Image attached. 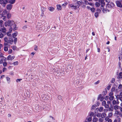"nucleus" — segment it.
I'll use <instances>...</instances> for the list:
<instances>
[{
	"label": "nucleus",
	"mask_w": 122,
	"mask_h": 122,
	"mask_svg": "<svg viewBox=\"0 0 122 122\" xmlns=\"http://www.w3.org/2000/svg\"><path fill=\"white\" fill-rule=\"evenodd\" d=\"M8 2L7 0H0V4H3L2 6L4 7L5 5Z\"/></svg>",
	"instance_id": "nucleus-1"
},
{
	"label": "nucleus",
	"mask_w": 122,
	"mask_h": 122,
	"mask_svg": "<svg viewBox=\"0 0 122 122\" xmlns=\"http://www.w3.org/2000/svg\"><path fill=\"white\" fill-rule=\"evenodd\" d=\"M6 30L5 28L3 27L0 29V33H5L6 32Z\"/></svg>",
	"instance_id": "nucleus-2"
},
{
	"label": "nucleus",
	"mask_w": 122,
	"mask_h": 122,
	"mask_svg": "<svg viewBox=\"0 0 122 122\" xmlns=\"http://www.w3.org/2000/svg\"><path fill=\"white\" fill-rule=\"evenodd\" d=\"M116 4L117 7H122V5L121 4V2L119 1H117L116 2Z\"/></svg>",
	"instance_id": "nucleus-3"
},
{
	"label": "nucleus",
	"mask_w": 122,
	"mask_h": 122,
	"mask_svg": "<svg viewBox=\"0 0 122 122\" xmlns=\"http://www.w3.org/2000/svg\"><path fill=\"white\" fill-rule=\"evenodd\" d=\"M9 25L11 26L14 25L15 24V22L13 21V20H9L8 21Z\"/></svg>",
	"instance_id": "nucleus-4"
},
{
	"label": "nucleus",
	"mask_w": 122,
	"mask_h": 122,
	"mask_svg": "<svg viewBox=\"0 0 122 122\" xmlns=\"http://www.w3.org/2000/svg\"><path fill=\"white\" fill-rule=\"evenodd\" d=\"M12 5L11 4H8L7 5L6 8L7 10H10L12 8Z\"/></svg>",
	"instance_id": "nucleus-5"
},
{
	"label": "nucleus",
	"mask_w": 122,
	"mask_h": 122,
	"mask_svg": "<svg viewBox=\"0 0 122 122\" xmlns=\"http://www.w3.org/2000/svg\"><path fill=\"white\" fill-rule=\"evenodd\" d=\"M77 6H78V7H79L80 5L83 4V2L81 1H77Z\"/></svg>",
	"instance_id": "nucleus-6"
},
{
	"label": "nucleus",
	"mask_w": 122,
	"mask_h": 122,
	"mask_svg": "<svg viewBox=\"0 0 122 122\" xmlns=\"http://www.w3.org/2000/svg\"><path fill=\"white\" fill-rule=\"evenodd\" d=\"M15 57V56H11V55H9L7 59L9 60H11V61L13 60Z\"/></svg>",
	"instance_id": "nucleus-7"
},
{
	"label": "nucleus",
	"mask_w": 122,
	"mask_h": 122,
	"mask_svg": "<svg viewBox=\"0 0 122 122\" xmlns=\"http://www.w3.org/2000/svg\"><path fill=\"white\" fill-rule=\"evenodd\" d=\"M119 108H120V107L117 105H115L113 107V108L116 110L119 109Z\"/></svg>",
	"instance_id": "nucleus-8"
},
{
	"label": "nucleus",
	"mask_w": 122,
	"mask_h": 122,
	"mask_svg": "<svg viewBox=\"0 0 122 122\" xmlns=\"http://www.w3.org/2000/svg\"><path fill=\"white\" fill-rule=\"evenodd\" d=\"M106 114L105 113H103L101 114V116L102 118H104L106 117Z\"/></svg>",
	"instance_id": "nucleus-9"
},
{
	"label": "nucleus",
	"mask_w": 122,
	"mask_h": 122,
	"mask_svg": "<svg viewBox=\"0 0 122 122\" xmlns=\"http://www.w3.org/2000/svg\"><path fill=\"white\" fill-rule=\"evenodd\" d=\"M57 9L59 10H61V6L60 5H57Z\"/></svg>",
	"instance_id": "nucleus-10"
},
{
	"label": "nucleus",
	"mask_w": 122,
	"mask_h": 122,
	"mask_svg": "<svg viewBox=\"0 0 122 122\" xmlns=\"http://www.w3.org/2000/svg\"><path fill=\"white\" fill-rule=\"evenodd\" d=\"M117 78L120 79L122 78V72L119 73L117 76Z\"/></svg>",
	"instance_id": "nucleus-11"
},
{
	"label": "nucleus",
	"mask_w": 122,
	"mask_h": 122,
	"mask_svg": "<svg viewBox=\"0 0 122 122\" xmlns=\"http://www.w3.org/2000/svg\"><path fill=\"white\" fill-rule=\"evenodd\" d=\"M10 32H8L7 33V35L8 36H9L10 38L9 39H11V38L12 37V35L11 34H10Z\"/></svg>",
	"instance_id": "nucleus-12"
},
{
	"label": "nucleus",
	"mask_w": 122,
	"mask_h": 122,
	"mask_svg": "<svg viewBox=\"0 0 122 122\" xmlns=\"http://www.w3.org/2000/svg\"><path fill=\"white\" fill-rule=\"evenodd\" d=\"M77 6L74 5L72 4H71L70 5V7H73L75 9H76Z\"/></svg>",
	"instance_id": "nucleus-13"
},
{
	"label": "nucleus",
	"mask_w": 122,
	"mask_h": 122,
	"mask_svg": "<svg viewBox=\"0 0 122 122\" xmlns=\"http://www.w3.org/2000/svg\"><path fill=\"white\" fill-rule=\"evenodd\" d=\"M95 5L96 7H99L100 6V4L99 3L97 2L96 3Z\"/></svg>",
	"instance_id": "nucleus-14"
},
{
	"label": "nucleus",
	"mask_w": 122,
	"mask_h": 122,
	"mask_svg": "<svg viewBox=\"0 0 122 122\" xmlns=\"http://www.w3.org/2000/svg\"><path fill=\"white\" fill-rule=\"evenodd\" d=\"M91 11L93 13L96 10V9L94 7H92L90 9Z\"/></svg>",
	"instance_id": "nucleus-15"
},
{
	"label": "nucleus",
	"mask_w": 122,
	"mask_h": 122,
	"mask_svg": "<svg viewBox=\"0 0 122 122\" xmlns=\"http://www.w3.org/2000/svg\"><path fill=\"white\" fill-rule=\"evenodd\" d=\"M49 8V10L51 11H52L54 10V8L52 7H51Z\"/></svg>",
	"instance_id": "nucleus-16"
},
{
	"label": "nucleus",
	"mask_w": 122,
	"mask_h": 122,
	"mask_svg": "<svg viewBox=\"0 0 122 122\" xmlns=\"http://www.w3.org/2000/svg\"><path fill=\"white\" fill-rule=\"evenodd\" d=\"M98 121V119L96 117H94L92 119L93 122H97Z\"/></svg>",
	"instance_id": "nucleus-17"
},
{
	"label": "nucleus",
	"mask_w": 122,
	"mask_h": 122,
	"mask_svg": "<svg viewBox=\"0 0 122 122\" xmlns=\"http://www.w3.org/2000/svg\"><path fill=\"white\" fill-rule=\"evenodd\" d=\"M101 3V6L102 7L104 6L105 5V3L104 1L103 2H99Z\"/></svg>",
	"instance_id": "nucleus-18"
},
{
	"label": "nucleus",
	"mask_w": 122,
	"mask_h": 122,
	"mask_svg": "<svg viewBox=\"0 0 122 122\" xmlns=\"http://www.w3.org/2000/svg\"><path fill=\"white\" fill-rule=\"evenodd\" d=\"M18 34L17 32L16 33H14L12 34V37L13 38H15V37Z\"/></svg>",
	"instance_id": "nucleus-19"
},
{
	"label": "nucleus",
	"mask_w": 122,
	"mask_h": 122,
	"mask_svg": "<svg viewBox=\"0 0 122 122\" xmlns=\"http://www.w3.org/2000/svg\"><path fill=\"white\" fill-rule=\"evenodd\" d=\"M15 0H10L9 1V2L11 4H13L15 2Z\"/></svg>",
	"instance_id": "nucleus-20"
},
{
	"label": "nucleus",
	"mask_w": 122,
	"mask_h": 122,
	"mask_svg": "<svg viewBox=\"0 0 122 122\" xmlns=\"http://www.w3.org/2000/svg\"><path fill=\"white\" fill-rule=\"evenodd\" d=\"M120 112L116 110L115 111V114L117 115H120Z\"/></svg>",
	"instance_id": "nucleus-21"
},
{
	"label": "nucleus",
	"mask_w": 122,
	"mask_h": 122,
	"mask_svg": "<svg viewBox=\"0 0 122 122\" xmlns=\"http://www.w3.org/2000/svg\"><path fill=\"white\" fill-rule=\"evenodd\" d=\"M11 14L10 13H9L7 14V17L8 19H9L11 17Z\"/></svg>",
	"instance_id": "nucleus-22"
},
{
	"label": "nucleus",
	"mask_w": 122,
	"mask_h": 122,
	"mask_svg": "<svg viewBox=\"0 0 122 122\" xmlns=\"http://www.w3.org/2000/svg\"><path fill=\"white\" fill-rule=\"evenodd\" d=\"M86 119H87L88 122L91 121L92 120V117H90L88 118L87 117Z\"/></svg>",
	"instance_id": "nucleus-23"
},
{
	"label": "nucleus",
	"mask_w": 122,
	"mask_h": 122,
	"mask_svg": "<svg viewBox=\"0 0 122 122\" xmlns=\"http://www.w3.org/2000/svg\"><path fill=\"white\" fill-rule=\"evenodd\" d=\"M99 15V13L98 12H95V17L96 18L98 17Z\"/></svg>",
	"instance_id": "nucleus-24"
},
{
	"label": "nucleus",
	"mask_w": 122,
	"mask_h": 122,
	"mask_svg": "<svg viewBox=\"0 0 122 122\" xmlns=\"http://www.w3.org/2000/svg\"><path fill=\"white\" fill-rule=\"evenodd\" d=\"M103 109V108L102 107H101L99 108V111L100 112H101L102 111Z\"/></svg>",
	"instance_id": "nucleus-25"
},
{
	"label": "nucleus",
	"mask_w": 122,
	"mask_h": 122,
	"mask_svg": "<svg viewBox=\"0 0 122 122\" xmlns=\"http://www.w3.org/2000/svg\"><path fill=\"white\" fill-rule=\"evenodd\" d=\"M109 99L110 100H113L114 98L113 96H109Z\"/></svg>",
	"instance_id": "nucleus-26"
},
{
	"label": "nucleus",
	"mask_w": 122,
	"mask_h": 122,
	"mask_svg": "<svg viewBox=\"0 0 122 122\" xmlns=\"http://www.w3.org/2000/svg\"><path fill=\"white\" fill-rule=\"evenodd\" d=\"M7 11L6 10H4L3 12V13L2 14V15H4L6 14V13H7Z\"/></svg>",
	"instance_id": "nucleus-27"
},
{
	"label": "nucleus",
	"mask_w": 122,
	"mask_h": 122,
	"mask_svg": "<svg viewBox=\"0 0 122 122\" xmlns=\"http://www.w3.org/2000/svg\"><path fill=\"white\" fill-rule=\"evenodd\" d=\"M4 50L5 51H7L8 50V48L6 46H5L4 48Z\"/></svg>",
	"instance_id": "nucleus-28"
},
{
	"label": "nucleus",
	"mask_w": 122,
	"mask_h": 122,
	"mask_svg": "<svg viewBox=\"0 0 122 122\" xmlns=\"http://www.w3.org/2000/svg\"><path fill=\"white\" fill-rule=\"evenodd\" d=\"M10 44H12L14 41L12 39H11V40H10Z\"/></svg>",
	"instance_id": "nucleus-29"
},
{
	"label": "nucleus",
	"mask_w": 122,
	"mask_h": 122,
	"mask_svg": "<svg viewBox=\"0 0 122 122\" xmlns=\"http://www.w3.org/2000/svg\"><path fill=\"white\" fill-rule=\"evenodd\" d=\"M109 117H107L105 118V120L106 121H107L109 119Z\"/></svg>",
	"instance_id": "nucleus-30"
},
{
	"label": "nucleus",
	"mask_w": 122,
	"mask_h": 122,
	"mask_svg": "<svg viewBox=\"0 0 122 122\" xmlns=\"http://www.w3.org/2000/svg\"><path fill=\"white\" fill-rule=\"evenodd\" d=\"M116 98L117 99H119L122 102V97H117Z\"/></svg>",
	"instance_id": "nucleus-31"
},
{
	"label": "nucleus",
	"mask_w": 122,
	"mask_h": 122,
	"mask_svg": "<svg viewBox=\"0 0 122 122\" xmlns=\"http://www.w3.org/2000/svg\"><path fill=\"white\" fill-rule=\"evenodd\" d=\"M104 106L106 108H109V105L107 104H105V105H104Z\"/></svg>",
	"instance_id": "nucleus-32"
},
{
	"label": "nucleus",
	"mask_w": 122,
	"mask_h": 122,
	"mask_svg": "<svg viewBox=\"0 0 122 122\" xmlns=\"http://www.w3.org/2000/svg\"><path fill=\"white\" fill-rule=\"evenodd\" d=\"M109 111H110L112 112L113 111V108L112 107H109L108 109Z\"/></svg>",
	"instance_id": "nucleus-33"
},
{
	"label": "nucleus",
	"mask_w": 122,
	"mask_h": 122,
	"mask_svg": "<svg viewBox=\"0 0 122 122\" xmlns=\"http://www.w3.org/2000/svg\"><path fill=\"white\" fill-rule=\"evenodd\" d=\"M34 78V75H31L30 76V78L31 79H33Z\"/></svg>",
	"instance_id": "nucleus-34"
},
{
	"label": "nucleus",
	"mask_w": 122,
	"mask_h": 122,
	"mask_svg": "<svg viewBox=\"0 0 122 122\" xmlns=\"http://www.w3.org/2000/svg\"><path fill=\"white\" fill-rule=\"evenodd\" d=\"M18 61H16L15 62H14L12 64L13 65H17L18 64Z\"/></svg>",
	"instance_id": "nucleus-35"
},
{
	"label": "nucleus",
	"mask_w": 122,
	"mask_h": 122,
	"mask_svg": "<svg viewBox=\"0 0 122 122\" xmlns=\"http://www.w3.org/2000/svg\"><path fill=\"white\" fill-rule=\"evenodd\" d=\"M106 101H103L102 103V105L103 106H104L106 104Z\"/></svg>",
	"instance_id": "nucleus-36"
},
{
	"label": "nucleus",
	"mask_w": 122,
	"mask_h": 122,
	"mask_svg": "<svg viewBox=\"0 0 122 122\" xmlns=\"http://www.w3.org/2000/svg\"><path fill=\"white\" fill-rule=\"evenodd\" d=\"M4 40L5 42H7L8 41V39L7 37H5L4 38Z\"/></svg>",
	"instance_id": "nucleus-37"
},
{
	"label": "nucleus",
	"mask_w": 122,
	"mask_h": 122,
	"mask_svg": "<svg viewBox=\"0 0 122 122\" xmlns=\"http://www.w3.org/2000/svg\"><path fill=\"white\" fill-rule=\"evenodd\" d=\"M0 38H3L4 36V35L2 33H0Z\"/></svg>",
	"instance_id": "nucleus-38"
},
{
	"label": "nucleus",
	"mask_w": 122,
	"mask_h": 122,
	"mask_svg": "<svg viewBox=\"0 0 122 122\" xmlns=\"http://www.w3.org/2000/svg\"><path fill=\"white\" fill-rule=\"evenodd\" d=\"M112 104L113 105L117 104L116 101L115 100H113L112 101Z\"/></svg>",
	"instance_id": "nucleus-39"
},
{
	"label": "nucleus",
	"mask_w": 122,
	"mask_h": 122,
	"mask_svg": "<svg viewBox=\"0 0 122 122\" xmlns=\"http://www.w3.org/2000/svg\"><path fill=\"white\" fill-rule=\"evenodd\" d=\"M16 25H15V24H14V28L13 29V30H16Z\"/></svg>",
	"instance_id": "nucleus-40"
},
{
	"label": "nucleus",
	"mask_w": 122,
	"mask_h": 122,
	"mask_svg": "<svg viewBox=\"0 0 122 122\" xmlns=\"http://www.w3.org/2000/svg\"><path fill=\"white\" fill-rule=\"evenodd\" d=\"M17 41V39L16 38H15V39L14 40V42L15 44H16Z\"/></svg>",
	"instance_id": "nucleus-41"
},
{
	"label": "nucleus",
	"mask_w": 122,
	"mask_h": 122,
	"mask_svg": "<svg viewBox=\"0 0 122 122\" xmlns=\"http://www.w3.org/2000/svg\"><path fill=\"white\" fill-rule=\"evenodd\" d=\"M7 63L6 62H4L3 63V65L4 66H7Z\"/></svg>",
	"instance_id": "nucleus-42"
},
{
	"label": "nucleus",
	"mask_w": 122,
	"mask_h": 122,
	"mask_svg": "<svg viewBox=\"0 0 122 122\" xmlns=\"http://www.w3.org/2000/svg\"><path fill=\"white\" fill-rule=\"evenodd\" d=\"M115 87L112 88L111 89V91L112 92H113L115 91Z\"/></svg>",
	"instance_id": "nucleus-43"
},
{
	"label": "nucleus",
	"mask_w": 122,
	"mask_h": 122,
	"mask_svg": "<svg viewBox=\"0 0 122 122\" xmlns=\"http://www.w3.org/2000/svg\"><path fill=\"white\" fill-rule=\"evenodd\" d=\"M122 87V85L121 84H120L118 87V88L119 89H121Z\"/></svg>",
	"instance_id": "nucleus-44"
},
{
	"label": "nucleus",
	"mask_w": 122,
	"mask_h": 122,
	"mask_svg": "<svg viewBox=\"0 0 122 122\" xmlns=\"http://www.w3.org/2000/svg\"><path fill=\"white\" fill-rule=\"evenodd\" d=\"M101 114L100 113H98L97 115H97V117H99L101 116Z\"/></svg>",
	"instance_id": "nucleus-45"
},
{
	"label": "nucleus",
	"mask_w": 122,
	"mask_h": 122,
	"mask_svg": "<svg viewBox=\"0 0 122 122\" xmlns=\"http://www.w3.org/2000/svg\"><path fill=\"white\" fill-rule=\"evenodd\" d=\"M8 42H5L4 43V45L5 46H6L8 45Z\"/></svg>",
	"instance_id": "nucleus-46"
},
{
	"label": "nucleus",
	"mask_w": 122,
	"mask_h": 122,
	"mask_svg": "<svg viewBox=\"0 0 122 122\" xmlns=\"http://www.w3.org/2000/svg\"><path fill=\"white\" fill-rule=\"evenodd\" d=\"M2 16L3 17V20L4 21H5L6 19V17L5 16H3V15H2Z\"/></svg>",
	"instance_id": "nucleus-47"
},
{
	"label": "nucleus",
	"mask_w": 122,
	"mask_h": 122,
	"mask_svg": "<svg viewBox=\"0 0 122 122\" xmlns=\"http://www.w3.org/2000/svg\"><path fill=\"white\" fill-rule=\"evenodd\" d=\"M111 85H109L107 87V88L108 90H109L111 87Z\"/></svg>",
	"instance_id": "nucleus-48"
},
{
	"label": "nucleus",
	"mask_w": 122,
	"mask_h": 122,
	"mask_svg": "<svg viewBox=\"0 0 122 122\" xmlns=\"http://www.w3.org/2000/svg\"><path fill=\"white\" fill-rule=\"evenodd\" d=\"M102 97V95L101 94H100L98 98V100H99L100 98Z\"/></svg>",
	"instance_id": "nucleus-49"
},
{
	"label": "nucleus",
	"mask_w": 122,
	"mask_h": 122,
	"mask_svg": "<svg viewBox=\"0 0 122 122\" xmlns=\"http://www.w3.org/2000/svg\"><path fill=\"white\" fill-rule=\"evenodd\" d=\"M113 93L112 92H110L109 94V96H113Z\"/></svg>",
	"instance_id": "nucleus-50"
},
{
	"label": "nucleus",
	"mask_w": 122,
	"mask_h": 122,
	"mask_svg": "<svg viewBox=\"0 0 122 122\" xmlns=\"http://www.w3.org/2000/svg\"><path fill=\"white\" fill-rule=\"evenodd\" d=\"M94 114V113L93 112H91L90 114V116H93Z\"/></svg>",
	"instance_id": "nucleus-51"
},
{
	"label": "nucleus",
	"mask_w": 122,
	"mask_h": 122,
	"mask_svg": "<svg viewBox=\"0 0 122 122\" xmlns=\"http://www.w3.org/2000/svg\"><path fill=\"white\" fill-rule=\"evenodd\" d=\"M115 81V79L114 78H113L112 79V80L111 81V82L112 83H113Z\"/></svg>",
	"instance_id": "nucleus-52"
},
{
	"label": "nucleus",
	"mask_w": 122,
	"mask_h": 122,
	"mask_svg": "<svg viewBox=\"0 0 122 122\" xmlns=\"http://www.w3.org/2000/svg\"><path fill=\"white\" fill-rule=\"evenodd\" d=\"M16 47L15 46H14L12 48V49L14 50H15L16 48Z\"/></svg>",
	"instance_id": "nucleus-53"
},
{
	"label": "nucleus",
	"mask_w": 122,
	"mask_h": 122,
	"mask_svg": "<svg viewBox=\"0 0 122 122\" xmlns=\"http://www.w3.org/2000/svg\"><path fill=\"white\" fill-rule=\"evenodd\" d=\"M22 80V79H17L16 80V81L17 82H18V81H20V80Z\"/></svg>",
	"instance_id": "nucleus-54"
},
{
	"label": "nucleus",
	"mask_w": 122,
	"mask_h": 122,
	"mask_svg": "<svg viewBox=\"0 0 122 122\" xmlns=\"http://www.w3.org/2000/svg\"><path fill=\"white\" fill-rule=\"evenodd\" d=\"M85 2H86V3L87 2V3H88V4L89 5H92V3H89L87 1H85Z\"/></svg>",
	"instance_id": "nucleus-55"
},
{
	"label": "nucleus",
	"mask_w": 122,
	"mask_h": 122,
	"mask_svg": "<svg viewBox=\"0 0 122 122\" xmlns=\"http://www.w3.org/2000/svg\"><path fill=\"white\" fill-rule=\"evenodd\" d=\"M117 96L119 97V96H121V97H122V92H121L120 93L119 95H117Z\"/></svg>",
	"instance_id": "nucleus-56"
},
{
	"label": "nucleus",
	"mask_w": 122,
	"mask_h": 122,
	"mask_svg": "<svg viewBox=\"0 0 122 122\" xmlns=\"http://www.w3.org/2000/svg\"><path fill=\"white\" fill-rule=\"evenodd\" d=\"M121 119L120 118H119L117 121V122H121Z\"/></svg>",
	"instance_id": "nucleus-57"
},
{
	"label": "nucleus",
	"mask_w": 122,
	"mask_h": 122,
	"mask_svg": "<svg viewBox=\"0 0 122 122\" xmlns=\"http://www.w3.org/2000/svg\"><path fill=\"white\" fill-rule=\"evenodd\" d=\"M6 70V68H4L3 69V72H4Z\"/></svg>",
	"instance_id": "nucleus-58"
},
{
	"label": "nucleus",
	"mask_w": 122,
	"mask_h": 122,
	"mask_svg": "<svg viewBox=\"0 0 122 122\" xmlns=\"http://www.w3.org/2000/svg\"><path fill=\"white\" fill-rule=\"evenodd\" d=\"M112 112L110 113L109 114V116H112Z\"/></svg>",
	"instance_id": "nucleus-59"
},
{
	"label": "nucleus",
	"mask_w": 122,
	"mask_h": 122,
	"mask_svg": "<svg viewBox=\"0 0 122 122\" xmlns=\"http://www.w3.org/2000/svg\"><path fill=\"white\" fill-rule=\"evenodd\" d=\"M12 52V50L11 49H10L9 50V53H11Z\"/></svg>",
	"instance_id": "nucleus-60"
},
{
	"label": "nucleus",
	"mask_w": 122,
	"mask_h": 122,
	"mask_svg": "<svg viewBox=\"0 0 122 122\" xmlns=\"http://www.w3.org/2000/svg\"><path fill=\"white\" fill-rule=\"evenodd\" d=\"M34 49L36 51H37V46H36L35 48H34Z\"/></svg>",
	"instance_id": "nucleus-61"
},
{
	"label": "nucleus",
	"mask_w": 122,
	"mask_h": 122,
	"mask_svg": "<svg viewBox=\"0 0 122 122\" xmlns=\"http://www.w3.org/2000/svg\"><path fill=\"white\" fill-rule=\"evenodd\" d=\"M108 122H112V120L111 119H109L108 121Z\"/></svg>",
	"instance_id": "nucleus-62"
},
{
	"label": "nucleus",
	"mask_w": 122,
	"mask_h": 122,
	"mask_svg": "<svg viewBox=\"0 0 122 122\" xmlns=\"http://www.w3.org/2000/svg\"><path fill=\"white\" fill-rule=\"evenodd\" d=\"M6 78H7V80L8 81H9L10 80V78H9L8 77H6Z\"/></svg>",
	"instance_id": "nucleus-63"
},
{
	"label": "nucleus",
	"mask_w": 122,
	"mask_h": 122,
	"mask_svg": "<svg viewBox=\"0 0 122 122\" xmlns=\"http://www.w3.org/2000/svg\"><path fill=\"white\" fill-rule=\"evenodd\" d=\"M27 27L26 26H23V29H26Z\"/></svg>",
	"instance_id": "nucleus-64"
}]
</instances>
